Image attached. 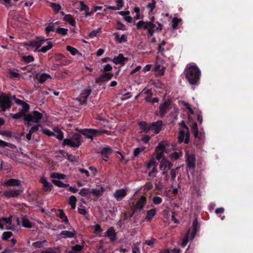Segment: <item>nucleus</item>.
I'll list each match as a JSON object with an SVG mask.
<instances>
[{"mask_svg": "<svg viewBox=\"0 0 253 253\" xmlns=\"http://www.w3.org/2000/svg\"><path fill=\"white\" fill-rule=\"evenodd\" d=\"M84 246L79 245H76L73 246L71 251H74V252H80L83 248Z\"/></svg>", "mask_w": 253, "mask_h": 253, "instance_id": "obj_61", "label": "nucleus"}, {"mask_svg": "<svg viewBox=\"0 0 253 253\" xmlns=\"http://www.w3.org/2000/svg\"><path fill=\"white\" fill-rule=\"evenodd\" d=\"M164 62V60L159 56L157 57L156 66L153 69V71L156 72V75L162 76L164 74L165 67L163 65Z\"/></svg>", "mask_w": 253, "mask_h": 253, "instance_id": "obj_8", "label": "nucleus"}, {"mask_svg": "<svg viewBox=\"0 0 253 253\" xmlns=\"http://www.w3.org/2000/svg\"><path fill=\"white\" fill-rule=\"evenodd\" d=\"M101 31V29L100 28H98V29L91 32L89 34V37L91 38H93L96 37L98 34L100 33Z\"/></svg>", "mask_w": 253, "mask_h": 253, "instance_id": "obj_52", "label": "nucleus"}, {"mask_svg": "<svg viewBox=\"0 0 253 253\" xmlns=\"http://www.w3.org/2000/svg\"><path fill=\"white\" fill-rule=\"evenodd\" d=\"M12 235L13 234L11 232H4L2 235V239L3 240H7L9 238L12 237Z\"/></svg>", "mask_w": 253, "mask_h": 253, "instance_id": "obj_50", "label": "nucleus"}, {"mask_svg": "<svg viewBox=\"0 0 253 253\" xmlns=\"http://www.w3.org/2000/svg\"><path fill=\"white\" fill-rule=\"evenodd\" d=\"M199 226L198 225L197 219H195L193 222L192 230H188L186 233V237L183 239L182 242L181 243V246L183 247L186 246L187 244L189 239L190 240L193 239L195 236L196 232L198 230V228Z\"/></svg>", "mask_w": 253, "mask_h": 253, "instance_id": "obj_4", "label": "nucleus"}, {"mask_svg": "<svg viewBox=\"0 0 253 253\" xmlns=\"http://www.w3.org/2000/svg\"><path fill=\"white\" fill-rule=\"evenodd\" d=\"M46 242V240L36 242L33 243V246L36 248H41L42 247L43 244Z\"/></svg>", "mask_w": 253, "mask_h": 253, "instance_id": "obj_53", "label": "nucleus"}, {"mask_svg": "<svg viewBox=\"0 0 253 253\" xmlns=\"http://www.w3.org/2000/svg\"><path fill=\"white\" fill-rule=\"evenodd\" d=\"M105 236L109 237L112 241L116 240V233L114 229L112 228H109L105 233Z\"/></svg>", "mask_w": 253, "mask_h": 253, "instance_id": "obj_27", "label": "nucleus"}, {"mask_svg": "<svg viewBox=\"0 0 253 253\" xmlns=\"http://www.w3.org/2000/svg\"><path fill=\"white\" fill-rule=\"evenodd\" d=\"M145 150V147H138L134 150L133 155L134 157H138L140 154Z\"/></svg>", "mask_w": 253, "mask_h": 253, "instance_id": "obj_51", "label": "nucleus"}, {"mask_svg": "<svg viewBox=\"0 0 253 253\" xmlns=\"http://www.w3.org/2000/svg\"><path fill=\"white\" fill-rule=\"evenodd\" d=\"M116 6H107L106 9L112 10L121 9L124 5V0H116L115 1Z\"/></svg>", "mask_w": 253, "mask_h": 253, "instance_id": "obj_23", "label": "nucleus"}, {"mask_svg": "<svg viewBox=\"0 0 253 253\" xmlns=\"http://www.w3.org/2000/svg\"><path fill=\"white\" fill-rule=\"evenodd\" d=\"M179 134L178 136V141L181 143L184 142L187 144L189 141V131L188 127L183 121L180 122L179 124Z\"/></svg>", "mask_w": 253, "mask_h": 253, "instance_id": "obj_3", "label": "nucleus"}, {"mask_svg": "<svg viewBox=\"0 0 253 253\" xmlns=\"http://www.w3.org/2000/svg\"><path fill=\"white\" fill-rule=\"evenodd\" d=\"M104 191V188L101 187L98 189L96 188L92 189L91 193L94 196L98 197L102 195Z\"/></svg>", "mask_w": 253, "mask_h": 253, "instance_id": "obj_36", "label": "nucleus"}, {"mask_svg": "<svg viewBox=\"0 0 253 253\" xmlns=\"http://www.w3.org/2000/svg\"><path fill=\"white\" fill-rule=\"evenodd\" d=\"M41 182L42 184V190L44 192L50 191L53 187L52 185L48 182L44 176H42L40 179Z\"/></svg>", "mask_w": 253, "mask_h": 253, "instance_id": "obj_19", "label": "nucleus"}, {"mask_svg": "<svg viewBox=\"0 0 253 253\" xmlns=\"http://www.w3.org/2000/svg\"><path fill=\"white\" fill-rule=\"evenodd\" d=\"M181 21V19H180V18H173L172 21V28L173 29L176 28V27L178 25V24L179 23H180Z\"/></svg>", "mask_w": 253, "mask_h": 253, "instance_id": "obj_57", "label": "nucleus"}, {"mask_svg": "<svg viewBox=\"0 0 253 253\" xmlns=\"http://www.w3.org/2000/svg\"><path fill=\"white\" fill-rule=\"evenodd\" d=\"M41 128L42 133H44V134L47 135L48 136H53L54 133L50 131L49 129L43 128L42 126V127H41Z\"/></svg>", "mask_w": 253, "mask_h": 253, "instance_id": "obj_54", "label": "nucleus"}, {"mask_svg": "<svg viewBox=\"0 0 253 253\" xmlns=\"http://www.w3.org/2000/svg\"><path fill=\"white\" fill-rule=\"evenodd\" d=\"M66 49H67V50L69 52H70V53L72 55H75L79 53V51H78V50L76 48H75L72 46H71L70 45H68L66 47Z\"/></svg>", "mask_w": 253, "mask_h": 253, "instance_id": "obj_47", "label": "nucleus"}, {"mask_svg": "<svg viewBox=\"0 0 253 253\" xmlns=\"http://www.w3.org/2000/svg\"><path fill=\"white\" fill-rule=\"evenodd\" d=\"M171 163L169 161L166 159H163L160 163V172L161 174H167L170 171L172 174L173 170H171Z\"/></svg>", "mask_w": 253, "mask_h": 253, "instance_id": "obj_9", "label": "nucleus"}, {"mask_svg": "<svg viewBox=\"0 0 253 253\" xmlns=\"http://www.w3.org/2000/svg\"><path fill=\"white\" fill-rule=\"evenodd\" d=\"M22 192L23 190L21 188H10L8 190L4 191L2 192V195L6 198L9 199L18 197Z\"/></svg>", "mask_w": 253, "mask_h": 253, "instance_id": "obj_11", "label": "nucleus"}, {"mask_svg": "<svg viewBox=\"0 0 253 253\" xmlns=\"http://www.w3.org/2000/svg\"><path fill=\"white\" fill-rule=\"evenodd\" d=\"M68 31V30L67 29L58 27L56 29V32L60 35H61L62 36H65L67 35Z\"/></svg>", "mask_w": 253, "mask_h": 253, "instance_id": "obj_48", "label": "nucleus"}, {"mask_svg": "<svg viewBox=\"0 0 253 253\" xmlns=\"http://www.w3.org/2000/svg\"><path fill=\"white\" fill-rule=\"evenodd\" d=\"M156 5V2L155 0H152L151 2H149L147 5V8L148 10V12L150 13L151 12L154 8L155 7Z\"/></svg>", "mask_w": 253, "mask_h": 253, "instance_id": "obj_43", "label": "nucleus"}, {"mask_svg": "<svg viewBox=\"0 0 253 253\" xmlns=\"http://www.w3.org/2000/svg\"><path fill=\"white\" fill-rule=\"evenodd\" d=\"M8 73L9 74L10 77L12 79L19 78L20 77L19 74L18 73L17 71L15 69L9 70L8 71Z\"/></svg>", "mask_w": 253, "mask_h": 253, "instance_id": "obj_39", "label": "nucleus"}, {"mask_svg": "<svg viewBox=\"0 0 253 253\" xmlns=\"http://www.w3.org/2000/svg\"><path fill=\"white\" fill-rule=\"evenodd\" d=\"M114 36L115 41L119 43L124 42L127 41V35L124 34L120 36L118 33H115Z\"/></svg>", "mask_w": 253, "mask_h": 253, "instance_id": "obj_26", "label": "nucleus"}, {"mask_svg": "<svg viewBox=\"0 0 253 253\" xmlns=\"http://www.w3.org/2000/svg\"><path fill=\"white\" fill-rule=\"evenodd\" d=\"M47 40L43 38H37L36 40L30 42L27 45L32 46L36 48L35 51L38 50V49L41 47Z\"/></svg>", "mask_w": 253, "mask_h": 253, "instance_id": "obj_17", "label": "nucleus"}, {"mask_svg": "<svg viewBox=\"0 0 253 253\" xmlns=\"http://www.w3.org/2000/svg\"><path fill=\"white\" fill-rule=\"evenodd\" d=\"M89 190L86 188L82 189L79 192L80 195H81L82 196H84V197H85L87 195L89 194Z\"/></svg>", "mask_w": 253, "mask_h": 253, "instance_id": "obj_62", "label": "nucleus"}, {"mask_svg": "<svg viewBox=\"0 0 253 253\" xmlns=\"http://www.w3.org/2000/svg\"><path fill=\"white\" fill-rule=\"evenodd\" d=\"M162 121H158L149 125L148 134L151 135H153L155 134L158 133L162 128Z\"/></svg>", "mask_w": 253, "mask_h": 253, "instance_id": "obj_13", "label": "nucleus"}, {"mask_svg": "<svg viewBox=\"0 0 253 253\" xmlns=\"http://www.w3.org/2000/svg\"><path fill=\"white\" fill-rule=\"evenodd\" d=\"M80 11H86L89 9L88 7L83 1H80Z\"/></svg>", "mask_w": 253, "mask_h": 253, "instance_id": "obj_64", "label": "nucleus"}, {"mask_svg": "<svg viewBox=\"0 0 253 253\" xmlns=\"http://www.w3.org/2000/svg\"><path fill=\"white\" fill-rule=\"evenodd\" d=\"M169 143L167 141H162L160 142L156 148V159L160 160L161 159L164 158V151L168 146Z\"/></svg>", "mask_w": 253, "mask_h": 253, "instance_id": "obj_7", "label": "nucleus"}, {"mask_svg": "<svg viewBox=\"0 0 253 253\" xmlns=\"http://www.w3.org/2000/svg\"><path fill=\"white\" fill-rule=\"evenodd\" d=\"M156 242V239L152 238L150 240L145 241L144 244L148 245V246H152L155 244Z\"/></svg>", "mask_w": 253, "mask_h": 253, "instance_id": "obj_63", "label": "nucleus"}, {"mask_svg": "<svg viewBox=\"0 0 253 253\" xmlns=\"http://www.w3.org/2000/svg\"><path fill=\"white\" fill-rule=\"evenodd\" d=\"M11 106V102L8 96L2 94L0 96V107L3 111L9 108Z\"/></svg>", "mask_w": 253, "mask_h": 253, "instance_id": "obj_14", "label": "nucleus"}, {"mask_svg": "<svg viewBox=\"0 0 253 253\" xmlns=\"http://www.w3.org/2000/svg\"><path fill=\"white\" fill-rule=\"evenodd\" d=\"M76 234V232L74 229L71 231L64 230L60 232V235H63L64 238H71L74 237Z\"/></svg>", "mask_w": 253, "mask_h": 253, "instance_id": "obj_29", "label": "nucleus"}, {"mask_svg": "<svg viewBox=\"0 0 253 253\" xmlns=\"http://www.w3.org/2000/svg\"><path fill=\"white\" fill-rule=\"evenodd\" d=\"M15 101L17 104L23 105V110H24L25 111H27L29 110V105L27 104H25L22 100L18 99H15Z\"/></svg>", "mask_w": 253, "mask_h": 253, "instance_id": "obj_49", "label": "nucleus"}, {"mask_svg": "<svg viewBox=\"0 0 253 253\" xmlns=\"http://www.w3.org/2000/svg\"><path fill=\"white\" fill-rule=\"evenodd\" d=\"M127 194V190L126 189H120L117 190L114 193V197L117 201L122 200Z\"/></svg>", "mask_w": 253, "mask_h": 253, "instance_id": "obj_20", "label": "nucleus"}, {"mask_svg": "<svg viewBox=\"0 0 253 253\" xmlns=\"http://www.w3.org/2000/svg\"><path fill=\"white\" fill-rule=\"evenodd\" d=\"M52 129L54 132V136L59 140H62L63 138V133L57 126H53Z\"/></svg>", "mask_w": 253, "mask_h": 253, "instance_id": "obj_28", "label": "nucleus"}, {"mask_svg": "<svg viewBox=\"0 0 253 253\" xmlns=\"http://www.w3.org/2000/svg\"><path fill=\"white\" fill-rule=\"evenodd\" d=\"M113 77V74L110 73H106L99 76L95 79V83L100 84L110 80Z\"/></svg>", "mask_w": 253, "mask_h": 253, "instance_id": "obj_18", "label": "nucleus"}, {"mask_svg": "<svg viewBox=\"0 0 253 253\" xmlns=\"http://www.w3.org/2000/svg\"><path fill=\"white\" fill-rule=\"evenodd\" d=\"M112 61L115 64L124 65L127 61V58H125L123 54H120L118 56L115 57Z\"/></svg>", "mask_w": 253, "mask_h": 253, "instance_id": "obj_22", "label": "nucleus"}, {"mask_svg": "<svg viewBox=\"0 0 253 253\" xmlns=\"http://www.w3.org/2000/svg\"><path fill=\"white\" fill-rule=\"evenodd\" d=\"M157 164L154 157H152L146 164V168L149 170L148 174L157 173Z\"/></svg>", "mask_w": 253, "mask_h": 253, "instance_id": "obj_16", "label": "nucleus"}, {"mask_svg": "<svg viewBox=\"0 0 253 253\" xmlns=\"http://www.w3.org/2000/svg\"><path fill=\"white\" fill-rule=\"evenodd\" d=\"M156 213V211L155 209H151L147 211L145 219L147 220H150L155 215Z\"/></svg>", "mask_w": 253, "mask_h": 253, "instance_id": "obj_35", "label": "nucleus"}, {"mask_svg": "<svg viewBox=\"0 0 253 253\" xmlns=\"http://www.w3.org/2000/svg\"><path fill=\"white\" fill-rule=\"evenodd\" d=\"M59 211L60 212L59 217L61 219L64 218V221L66 223H68V219L66 216L65 215L64 211L62 210H59Z\"/></svg>", "mask_w": 253, "mask_h": 253, "instance_id": "obj_56", "label": "nucleus"}, {"mask_svg": "<svg viewBox=\"0 0 253 253\" xmlns=\"http://www.w3.org/2000/svg\"><path fill=\"white\" fill-rule=\"evenodd\" d=\"M195 158L193 155H186L187 166L189 169H193L195 167Z\"/></svg>", "mask_w": 253, "mask_h": 253, "instance_id": "obj_25", "label": "nucleus"}, {"mask_svg": "<svg viewBox=\"0 0 253 253\" xmlns=\"http://www.w3.org/2000/svg\"><path fill=\"white\" fill-rule=\"evenodd\" d=\"M146 204V198L144 196H141L138 200L136 204L133 207V212L135 211L142 210Z\"/></svg>", "mask_w": 253, "mask_h": 253, "instance_id": "obj_21", "label": "nucleus"}, {"mask_svg": "<svg viewBox=\"0 0 253 253\" xmlns=\"http://www.w3.org/2000/svg\"><path fill=\"white\" fill-rule=\"evenodd\" d=\"M112 152V150L109 147H105L102 150V155L103 157V159L106 161L105 158H107L109 155H110Z\"/></svg>", "mask_w": 253, "mask_h": 253, "instance_id": "obj_33", "label": "nucleus"}, {"mask_svg": "<svg viewBox=\"0 0 253 253\" xmlns=\"http://www.w3.org/2000/svg\"><path fill=\"white\" fill-rule=\"evenodd\" d=\"M149 84L150 85H154L156 88H162L164 87V84L159 81L151 80L149 82Z\"/></svg>", "mask_w": 253, "mask_h": 253, "instance_id": "obj_38", "label": "nucleus"}, {"mask_svg": "<svg viewBox=\"0 0 253 253\" xmlns=\"http://www.w3.org/2000/svg\"><path fill=\"white\" fill-rule=\"evenodd\" d=\"M3 185L6 186H19L21 185V181L16 179H10L4 182Z\"/></svg>", "mask_w": 253, "mask_h": 253, "instance_id": "obj_24", "label": "nucleus"}, {"mask_svg": "<svg viewBox=\"0 0 253 253\" xmlns=\"http://www.w3.org/2000/svg\"><path fill=\"white\" fill-rule=\"evenodd\" d=\"M23 59L26 63H30L34 61V58L33 56L28 55L23 57Z\"/></svg>", "mask_w": 253, "mask_h": 253, "instance_id": "obj_58", "label": "nucleus"}, {"mask_svg": "<svg viewBox=\"0 0 253 253\" xmlns=\"http://www.w3.org/2000/svg\"><path fill=\"white\" fill-rule=\"evenodd\" d=\"M138 29L142 28L147 29L149 36L151 37L155 32H160L163 29L162 25L158 22L154 21V17H152L149 22L143 20L139 21L136 24Z\"/></svg>", "mask_w": 253, "mask_h": 253, "instance_id": "obj_1", "label": "nucleus"}, {"mask_svg": "<svg viewBox=\"0 0 253 253\" xmlns=\"http://www.w3.org/2000/svg\"><path fill=\"white\" fill-rule=\"evenodd\" d=\"M87 138L92 139L94 136L99 135L107 132L106 130H97L94 129H84L80 131Z\"/></svg>", "mask_w": 253, "mask_h": 253, "instance_id": "obj_10", "label": "nucleus"}, {"mask_svg": "<svg viewBox=\"0 0 253 253\" xmlns=\"http://www.w3.org/2000/svg\"><path fill=\"white\" fill-rule=\"evenodd\" d=\"M82 144L81 136L75 133L69 139H65L63 141V145H69L72 147H79Z\"/></svg>", "mask_w": 253, "mask_h": 253, "instance_id": "obj_6", "label": "nucleus"}, {"mask_svg": "<svg viewBox=\"0 0 253 253\" xmlns=\"http://www.w3.org/2000/svg\"><path fill=\"white\" fill-rule=\"evenodd\" d=\"M52 47V43L50 42H47V45L46 46H43V47H42L39 51L42 52L43 53H45L47 51L51 49Z\"/></svg>", "mask_w": 253, "mask_h": 253, "instance_id": "obj_42", "label": "nucleus"}, {"mask_svg": "<svg viewBox=\"0 0 253 253\" xmlns=\"http://www.w3.org/2000/svg\"><path fill=\"white\" fill-rule=\"evenodd\" d=\"M184 73L186 79L191 84H196L201 75L200 70L193 63L189 64L186 66Z\"/></svg>", "mask_w": 253, "mask_h": 253, "instance_id": "obj_2", "label": "nucleus"}, {"mask_svg": "<svg viewBox=\"0 0 253 253\" xmlns=\"http://www.w3.org/2000/svg\"><path fill=\"white\" fill-rule=\"evenodd\" d=\"M119 14L121 15L124 16V19L128 22H131L132 18L129 15V11H120L119 12Z\"/></svg>", "mask_w": 253, "mask_h": 253, "instance_id": "obj_32", "label": "nucleus"}, {"mask_svg": "<svg viewBox=\"0 0 253 253\" xmlns=\"http://www.w3.org/2000/svg\"><path fill=\"white\" fill-rule=\"evenodd\" d=\"M61 251L58 248H49L45 250L42 251L41 253H60Z\"/></svg>", "mask_w": 253, "mask_h": 253, "instance_id": "obj_37", "label": "nucleus"}, {"mask_svg": "<svg viewBox=\"0 0 253 253\" xmlns=\"http://www.w3.org/2000/svg\"><path fill=\"white\" fill-rule=\"evenodd\" d=\"M21 224H22V226L24 227L28 228L32 227V225H31V222H30L29 219L25 217H24L22 218Z\"/></svg>", "mask_w": 253, "mask_h": 253, "instance_id": "obj_41", "label": "nucleus"}, {"mask_svg": "<svg viewBox=\"0 0 253 253\" xmlns=\"http://www.w3.org/2000/svg\"><path fill=\"white\" fill-rule=\"evenodd\" d=\"M40 127H42V126L41 125L34 126L30 129L29 131L30 132V133L33 134L34 132H37L39 130Z\"/></svg>", "mask_w": 253, "mask_h": 253, "instance_id": "obj_55", "label": "nucleus"}, {"mask_svg": "<svg viewBox=\"0 0 253 253\" xmlns=\"http://www.w3.org/2000/svg\"><path fill=\"white\" fill-rule=\"evenodd\" d=\"M141 131L147 133L149 132V125H148L145 122H140L139 123Z\"/></svg>", "mask_w": 253, "mask_h": 253, "instance_id": "obj_34", "label": "nucleus"}, {"mask_svg": "<svg viewBox=\"0 0 253 253\" xmlns=\"http://www.w3.org/2000/svg\"><path fill=\"white\" fill-rule=\"evenodd\" d=\"M140 245V242L137 243L134 245L132 248V253H140V250L139 246Z\"/></svg>", "mask_w": 253, "mask_h": 253, "instance_id": "obj_59", "label": "nucleus"}, {"mask_svg": "<svg viewBox=\"0 0 253 253\" xmlns=\"http://www.w3.org/2000/svg\"><path fill=\"white\" fill-rule=\"evenodd\" d=\"M153 202L155 205H159L162 202L161 198L157 196L154 197L152 199Z\"/></svg>", "mask_w": 253, "mask_h": 253, "instance_id": "obj_60", "label": "nucleus"}, {"mask_svg": "<svg viewBox=\"0 0 253 253\" xmlns=\"http://www.w3.org/2000/svg\"><path fill=\"white\" fill-rule=\"evenodd\" d=\"M91 92V89L89 87L83 90L79 97L75 99V100L78 102L79 105L85 104L86 102V99L90 95Z\"/></svg>", "mask_w": 253, "mask_h": 253, "instance_id": "obj_12", "label": "nucleus"}, {"mask_svg": "<svg viewBox=\"0 0 253 253\" xmlns=\"http://www.w3.org/2000/svg\"><path fill=\"white\" fill-rule=\"evenodd\" d=\"M42 116V114L40 112L37 111H33L30 114L24 115V123L29 126H31L32 123H39Z\"/></svg>", "mask_w": 253, "mask_h": 253, "instance_id": "obj_5", "label": "nucleus"}, {"mask_svg": "<svg viewBox=\"0 0 253 253\" xmlns=\"http://www.w3.org/2000/svg\"><path fill=\"white\" fill-rule=\"evenodd\" d=\"M169 107V103L168 102H164L163 104H161L160 106V111L162 115H163L167 111Z\"/></svg>", "mask_w": 253, "mask_h": 253, "instance_id": "obj_40", "label": "nucleus"}, {"mask_svg": "<svg viewBox=\"0 0 253 253\" xmlns=\"http://www.w3.org/2000/svg\"><path fill=\"white\" fill-rule=\"evenodd\" d=\"M192 131L193 133L194 134V135L196 137H198V128L197 124L196 123H194L191 126Z\"/></svg>", "mask_w": 253, "mask_h": 253, "instance_id": "obj_46", "label": "nucleus"}, {"mask_svg": "<svg viewBox=\"0 0 253 253\" xmlns=\"http://www.w3.org/2000/svg\"><path fill=\"white\" fill-rule=\"evenodd\" d=\"M76 198L74 196H71L69 197V204L73 209H75L76 207Z\"/></svg>", "mask_w": 253, "mask_h": 253, "instance_id": "obj_44", "label": "nucleus"}, {"mask_svg": "<svg viewBox=\"0 0 253 253\" xmlns=\"http://www.w3.org/2000/svg\"><path fill=\"white\" fill-rule=\"evenodd\" d=\"M66 175H51L52 178V182L56 186L59 187H67L69 186L68 184H64L61 181V179H64Z\"/></svg>", "mask_w": 253, "mask_h": 253, "instance_id": "obj_15", "label": "nucleus"}, {"mask_svg": "<svg viewBox=\"0 0 253 253\" xmlns=\"http://www.w3.org/2000/svg\"><path fill=\"white\" fill-rule=\"evenodd\" d=\"M63 19L72 26H75L76 25L75 20L70 14L65 15Z\"/></svg>", "mask_w": 253, "mask_h": 253, "instance_id": "obj_31", "label": "nucleus"}, {"mask_svg": "<svg viewBox=\"0 0 253 253\" xmlns=\"http://www.w3.org/2000/svg\"><path fill=\"white\" fill-rule=\"evenodd\" d=\"M36 78L40 83L43 84L48 79L50 78V76L47 74H42L39 76L37 75Z\"/></svg>", "mask_w": 253, "mask_h": 253, "instance_id": "obj_30", "label": "nucleus"}, {"mask_svg": "<svg viewBox=\"0 0 253 253\" xmlns=\"http://www.w3.org/2000/svg\"><path fill=\"white\" fill-rule=\"evenodd\" d=\"M50 6L55 13L58 12L61 9V6L58 3L50 2Z\"/></svg>", "mask_w": 253, "mask_h": 253, "instance_id": "obj_45", "label": "nucleus"}]
</instances>
